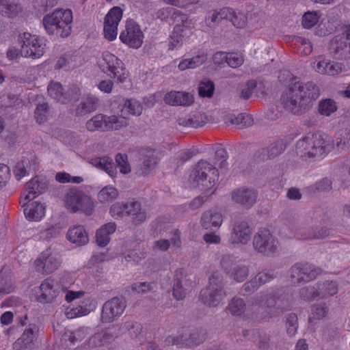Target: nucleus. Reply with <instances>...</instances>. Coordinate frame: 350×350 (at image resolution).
Segmentation results:
<instances>
[{"label":"nucleus","mask_w":350,"mask_h":350,"mask_svg":"<svg viewBox=\"0 0 350 350\" xmlns=\"http://www.w3.org/2000/svg\"><path fill=\"white\" fill-rule=\"evenodd\" d=\"M49 112V105L46 103L40 104L35 110V118L36 122L41 124L46 120Z\"/></svg>","instance_id":"nucleus-57"},{"label":"nucleus","mask_w":350,"mask_h":350,"mask_svg":"<svg viewBox=\"0 0 350 350\" xmlns=\"http://www.w3.org/2000/svg\"><path fill=\"white\" fill-rule=\"evenodd\" d=\"M230 197L234 203L250 208L256 203L258 192L254 188L244 186L234 189Z\"/></svg>","instance_id":"nucleus-19"},{"label":"nucleus","mask_w":350,"mask_h":350,"mask_svg":"<svg viewBox=\"0 0 350 350\" xmlns=\"http://www.w3.org/2000/svg\"><path fill=\"white\" fill-rule=\"evenodd\" d=\"M60 265V259L55 254H53L50 249L42 252L34 261L36 271L42 274H49L54 272Z\"/></svg>","instance_id":"nucleus-17"},{"label":"nucleus","mask_w":350,"mask_h":350,"mask_svg":"<svg viewBox=\"0 0 350 350\" xmlns=\"http://www.w3.org/2000/svg\"><path fill=\"white\" fill-rule=\"evenodd\" d=\"M21 10V6L16 3H8L5 0H0V13L8 17L15 16Z\"/></svg>","instance_id":"nucleus-46"},{"label":"nucleus","mask_w":350,"mask_h":350,"mask_svg":"<svg viewBox=\"0 0 350 350\" xmlns=\"http://www.w3.org/2000/svg\"><path fill=\"white\" fill-rule=\"evenodd\" d=\"M206 60V57L204 55H197L192 58L185 59L182 60L178 64V68L180 70L186 69L195 68L202 65Z\"/></svg>","instance_id":"nucleus-40"},{"label":"nucleus","mask_w":350,"mask_h":350,"mask_svg":"<svg viewBox=\"0 0 350 350\" xmlns=\"http://www.w3.org/2000/svg\"><path fill=\"white\" fill-rule=\"evenodd\" d=\"M276 277L273 271H260L253 278L258 287L269 282Z\"/></svg>","instance_id":"nucleus-59"},{"label":"nucleus","mask_w":350,"mask_h":350,"mask_svg":"<svg viewBox=\"0 0 350 350\" xmlns=\"http://www.w3.org/2000/svg\"><path fill=\"white\" fill-rule=\"evenodd\" d=\"M180 24H176L170 36L169 49L173 50L180 46L185 39L189 38L191 34V21L185 14L179 16Z\"/></svg>","instance_id":"nucleus-15"},{"label":"nucleus","mask_w":350,"mask_h":350,"mask_svg":"<svg viewBox=\"0 0 350 350\" xmlns=\"http://www.w3.org/2000/svg\"><path fill=\"white\" fill-rule=\"evenodd\" d=\"M64 201L66 208L71 213L82 211L88 215L92 213L94 204L91 198L76 188L70 189L66 192Z\"/></svg>","instance_id":"nucleus-8"},{"label":"nucleus","mask_w":350,"mask_h":350,"mask_svg":"<svg viewBox=\"0 0 350 350\" xmlns=\"http://www.w3.org/2000/svg\"><path fill=\"white\" fill-rule=\"evenodd\" d=\"M319 95V88L314 83L296 81L289 84L280 100L286 110L295 115H301L312 107Z\"/></svg>","instance_id":"nucleus-1"},{"label":"nucleus","mask_w":350,"mask_h":350,"mask_svg":"<svg viewBox=\"0 0 350 350\" xmlns=\"http://www.w3.org/2000/svg\"><path fill=\"white\" fill-rule=\"evenodd\" d=\"M332 182L328 178H324L312 185L314 191L325 192L332 189Z\"/></svg>","instance_id":"nucleus-61"},{"label":"nucleus","mask_w":350,"mask_h":350,"mask_svg":"<svg viewBox=\"0 0 350 350\" xmlns=\"http://www.w3.org/2000/svg\"><path fill=\"white\" fill-rule=\"evenodd\" d=\"M318 293L320 298H326L337 293L338 286L333 281H325L317 284Z\"/></svg>","instance_id":"nucleus-37"},{"label":"nucleus","mask_w":350,"mask_h":350,"mask_svg":"<svg viewBox=\"0 0 350 350\" xmlns=\"http://www.w3.org/2000/svg\"><path fill=\"white\" fill-rule=\"evenodd\" d=\"M126 216L131 217L135 224L142 223L146 218V212L142 209L141 204L135 200L126 202Z\"/></svg>","instance_id":"nucleus-27"},{"label":"nucleus","mask_w":350,"mask_h":350,"mask_svg":"<svg viewBox=\"0 0 350 350\" xmlns=\"http://www.w3.org/2000/svg\"><path fill=\"white\" fill-rule=\"evenodd\" d=\"M47 91L49 95L57 101L64 103L68 100L64 96L62 85L58 82L51 83L48 86Z\"/></svg>","instance_id":"nucleus-42"},{"label":"nucleus","mask_w":350,"mask_h":350,"mask_svg":"<svg viewBox=\"0 0 350 350\" xmlns=\"http://www.w3.org/2000/svg\"><path fill=\"white\" fill-rule=\"evenodd\" d=\"M189 342L187 345L190 347L198 345L206 340V332L204 329H196L189 334Z\"/></svg>","instance_id":"nucleus-52"},{"label":"nucleus","mask_w":350,"mask_h":350,"mask_svg":"<svg viewBox=\"0 0 350 350\" xmlns=\"http://www.w3.org/2000/svg\"><path fill=\"white\" fill-rule=\"evenodd\" d=\"M92 163L98 168L106 172L111 176L116 174V167L113 159L108 157H97L92 159Z\"/></svg>","instance_id":"nucleus-35"},{"label":"nucleus","mask_w":350,"mask_h":350,"mask_svg":"<svg viewBox=\"0 0 350 350\" xmlns=\"http://www.w3.org/2000/svg\"><path fill=\"white\" fill-rule=\"evenodd\" d=\"M222 221L221 214L212 211L204 212L201 218V224L203 228L211 230L218 228L221 225Z\"/></svg>","instance_id":"nucleus-29"},{"label":"nucleus","mask_w":350,"mask_h":350,"mask_svg":"<svg viewBox=\"0 0 350 350\" xmlns=\"http://www.w3.org/2000/svg\"><path fill=\"white\" fill-rule=\"evenodd\" d=\"M214 90L215 85L212 81H202L198 87L199 95L202 97H211Z\"/></svg>","instance_id":"nucleus-54"},{"label":"nucleus","mask_w":350,"mask_h":350,"mask_svg":"<svg viewBox=\"0 0 350 350\" xmlns=\"http://www.w3.org/2000/svg\"><path fill=\"white\" fill-rule=\"evenodd\" d=\"M24 214L29 220L38 221L44 215V207L40 203L34 202L24 208Z\"/></svg>","instance_id":"nucleus-33"},{"label":"nucleus","mask_w":350,"mask_h":350,"mask_svg":"<svg viewBox=\"0 0 350 350\" xmlns=\"http://www.w3.org/2000/svg\"><path fill=\"white\" fill-rule=\"evenodd\" d=\"M330 50L338 59L350 57V25L340 35L334 37L330 43Z\"/></svg>","instance_id":"nucleus-16"},{"label":"nucleus","mask_w":350,"mask_h":350,"mask_svg":"<svg viewBox=\"0 0 350 350\" xmlns=\"http://www.w3.org/2000/svg\"><path fill=\"white\" fill-rule=\"evenodd\" d=\"M295 45L297 47V53L304 55H308L312 51L311 42L302 37H295L293 39Z\"/></svg>","instance_id":"nucleus-47"},{"label":"nucleus","mask_w":350,"mask_h":350,"mask_svg":"<svg viewBox=\"0 0 350 350\" xmlns=\"http://www.w3.org/2000/svg\"><path fill=\"white\" fill-rule=\"evenodd\" d=\"M222 275L216 272L209 278L208 286L200 291V297L202 301L208 306H217L225 297Z\"/></svg>","instance_id":"nucleus-7"},{"label":"nucleus","mask_w":350,"mask_h":350,"mask_svg":"<svg viewBox=\"0 0 350 350\" xmlns=\"http://www.w3.org/2000/svg\"><path fill=\"white\" fill-rule=\"evenodd\" d=\"M116 228L114 222H109L100 228L96 233V241L100 247L106 246L110 241V234H113Z\"/></svg>","instance_id":"nucleus-31"},{"label":"nucleus","mask_w":350,"mask_h":350,"mask_svg":"<svg viewBox=\"0 0 350 350\" xmlns=\"http://www.w3.org/2000/svg\"><path fill=\"white\" fill-rule=\"evenodd\" d=\"M72 14L70 10L57 9L46 14L42 19L46 31L50 35L62 38L68 37L71 33Z\"/></svg>","instance_id":"nucleus-4"},{"label":"nucleus","mask_w":350,"mask_h":350,"mask_svg":"<svg viewBox=\"0 0 350 350\" xmlns=\"http://www.w3.org/2000/svg\"><path fill=\"white\" fill-rule=\"evenodd\" d=\"M300 297L306 301H311L319 297L317 288L314 286H305L299 290Z\"/></svg>","instance_id":"nucleus-55"},{"label":"nucleus","mask_w":350,"mask_h":350,"mask_svg":"<svg viewBox=\"0 0 350 350\" xmlns=\"http://www.w3.org/2000/svg\"><path fill=\"white\" fill-rule=\"evenodd\" d=\"M98 99L94 96H88L83 98L74 110L75 116H85L96 110Z\"/></svg>","instance_id":"nucleus-28"},{"label":"nucleus","mask_w":350,"mask_h":350,"mask_svg":"<svg viewBox=\"0 0 350 350\" xmlns=\"http://www.w3.org/2000/svg\"><path fill=\"white\" fill-rule=\"evenodd\" d=\"M253 306L263 303L262 311L259 317L261 319H270L284 312L291 306L288 296L286 294L279 295L274 291L260 292L250 300Z\"/></svg>","instance_id":"nucleus-3"},{"label":"nucleus","mask_w":350,"mask_h":350,"mask_svg":"<svg viewBox=\"0 0 350 350\" xmlns=\"http://www.w3.org/2000/svg\"><path fill=\"white\" fill-rule=\"evenodd\" d=\"M122 17V10L119 7H113L107 14L104 21L105 37L111 41L113 40L118 33V25Z\"/></svg>","instance_id":"nucleus-20"},{"label":"nucleus","mask_w":350,"mask_h":350,"mask_svg":"<svg viewBox=\"0 0 350 350\" xmlns=\"http://www.w3.org/2000/svg\"><path fill=\"white\" fill-rule=\"evenodd\" d=\"M189 342V334H181L176 336H169L165 339L167 345H176L178 347H190L187 345Z\"/></svg>","instance_id":"nucleus-45"},{"label":"nucleus","mask_w":350,"mask_h":350,"mask_svg":"<svg viewBox=\"0 0 350 350\" xmlns=\"http://www.w3.org/2000/svg\"><path fill=\"white\" fill-rule=\"evenodd\" d=\"M59 286L54 280L48 278L40 286L37 299L40 303H51L59 295Z\"/></svg>","instance_id":"nucleus-23"},{"label":"nucleus","mask_w":350,"mask_h":350,"mask_svg":"<svg viewBox=\"0 0 350 350\" xmlns=\"http://www.w3.org/2000/svg\"><path fill=\"white\" fill-rule=\"evenodd\" d=\"M68 239L77 245H82L88 242V233L83 226H76L70 228L67 232Z\"/></svg>","instance_id":"nucleus-32"},{"label":"nucleus","mask_w":350,"mask_h":350,"mask_svg":"<svg viewBox=\"0 0 350 350\" xmlns=\"http://www.w3.org/2000/svg\"><path fill=\"white\" fill-rule=\"evenodd\" d=\"M98 64L103 72L111 78L117 79L120 82L124 81L127 78L124 63L116 55L108 51L103 53Z\"/></svg>","instance_id":"nucleus-9"},{"label":"nucleus","mask_w":350,"mask_h":350,"mask_svg":"<svg viewBox=\"0 0 350 350\" xmlns=\"http://www.w3.org/2000/svg\"><path fill=\"white\" fill-rule=\"evenodd\" d=\"M328 234L329 232L327 228L319 226L312 228L308 232H305L300 230L297 233V235L302 239H323L328 236Z\"/></svg>","instance_id":"nucleus-38"},{"label":"nucleus","mask_w":350,"mask_h":350,"mask_svg":"<svg viewBox=\"0 0 350 350\" xmlns=\"http://www.w3.org/2000/svg\"><path fill=\"white\" fill-rule=\"evenodd\" d=\"M188 280L183 269H178L175 271L172 295L176 300H183L187 293Z\"/></svg>","instance_id":"nucleus-24"},{"label":"nucleus","mask_w":350,"mask_h":350,"mask_svg":"<svg viewBox=\"0 0 350 350\" xmlns=\"http://www.w3.org/2000/svg\"><path fill=\"white\" fill-rule=\"evenodd\" d=\"M87 334L88 329L80 327L74 332H66L62 336V341L68 346L82 340Z\"/></svg>","instance_id":"nucleus-34"},{"label":"nucleus","mask_w":350,"mask_h":350,"mask_svg":"<svg viewBox=\"0 0 350 350\" xmlns=\"http://www.w3.org/2000/svg\"><path fill=\"white\" fill-rule=\"evenodd\" d=\"M228 154L226 150L221 147L218 148L215 153V159L221 169H226L228 167L226 161Z\"/></svg>","instance_id":"nucleus-63"},{"label":"nucleus","mask_w":350,"mask_h":350,"mask_svg":"<svg viewBox=\"0 0 350 350\" xmlns=\"http://www.w3.org/2000/svg\"><path fill=\"white\" fill-rule=\"evenodd\" d=\"M322 273V269L308 262H297L290 269V276L294 283L308 282Z\"/></svg>","instance_id":"nucleus-13"},{"label":"nucleus","mask_w":350,"mask_h":350,"mask_svg":"<svg viewBox=\"0 0 350 350\" xmlns=\"http://www.w3.org/2000/svg\"><path fill=\"white\" fill-rule=\"evenodd\" d=\"M118 190L111 186H107L103 188L98 194V199L101 203L111 202L118 196Z\"/></svg>","instance_id":"nucleus-43"},{"label":"nucleus","mask_w":350,"mask_h":350,"mask_svg":"<svg viewBox=\"0 0 350 350\" xmlns=\"http://www.w3.org/2000/svg\"><path fill=\"white\" fill-rule=\"evenodd\" d=\"M124 109L130 114L139 116L142 113L143 107L138 100L135 99H129L126 100Z\"/></svg>","instance_id":"nucleus-51"},{"label":"nucleus","mask_w":350,"mask_h":350,"mask_svg":"<svg viewBox=\"0 0 350 350\" xmlns=\"http://www.w3.org/2000/svg\"><path fill=\"white\" fill-rule=\"evenodd\" d=\"M116 165L114 167H119L120 172L127 174L131 171L129 164L127 162V155L125 154L118 153L116 156Z\"/></svg>","instance_id":"nucleus-56"},{"label":"nucleus","mask_w":350,"mask_h":350,"mask_svg":"<svg viewBox=\"0 0 350 350\" xmlns=\"http://www.w3.org/2000/svg\"><path fill=\"white\" fill-rule=\"evenodd\" d=\"M48 184L45 180L38 176L33 178L25 185L26 198H36L39 195L45 192Z\"/></svg>","instance_id":"nucleus-26"},{"label":"nucleus","mask_w":350,"mask_h":350,"mask_svg":"<svg viewBox=\"0 0 350 350\" xmlns=\"http://www.w3.org/2000/svg\"><path fill=\"white\" fill-rule=\"evenodd\" d=\"M252 235V228L245 221H237L234 223L230 238L232 244H247Z\"/></svg>","instance_id":"nucleus-21"},{"label":"nucleus","mask_w":350,"mask_h":350,"mask_svg":"<svg viewBox=\"0 0 350 350\" xmlns=\"http://www.w3.org/2000/svg\"><path fill=\"white\" fill-rule=\"evenodd\" d=\"M29 165V160L26 158L23 159L16 163L14 169V174L18 180L28 174Z\"/></svg>","instance_id":"nucleus-49"},{"label":"nucleus","mask_w":350,"mask_h":350,"mask_svg":"<svg viewBox=\"0 0 350 350\" xmlns=\"http://www.w3.org/2000/svg\"><path fill=\"white\" fill-rule=\"evenodd\" d=\"M18 42L21 45V55L26 57L39 58L43 55L45 44L43 40L28 32L20 34Z\"/></svg>","instance_id":"nucleus-11"},{"label":"nucleus","mask_w":350,"mask_h":350,"mask_svg":"<svg viewBox=\"0 0 350 350\" xmlns=\"http://www.w3.org/2000/svg\"><path fill=\"white\" fill-rule=\"evenodd\" d=\"M120 329L122 332H127L132 338H137L142 330V325L136 321H128L120 325Z\"/></svg>","instance_id":"nucleus-39"},{"label":"nucleus","mask_w":350,"mask_h":350,"mask_svg":"<svg viewBox=\"0 0 350 350\" xmlns=\"http://www.w3.org/2000/svg\"><path fill=\"white\" fill-rule=\"evenodd\" d=\"M257 85L255 80H249L242 88L240 92V98L247 100L252 96L254 90Z\"/></svg>","instance_id":"nucleus-62"},{"label":"nucleus","mask_w":350,"mask_h":350,"mask_svg":"<svg viewBox=\"0 0 350 350\" xmlns=\"http://www.w3.org/2000/svg\"><path fill=\"white\" fill-rule=\"evenodd\" d=\"M126 302L124 297H114L104 303L101 310L100 321L109 323L116 321L124 312Z\"/></svg>","instance_id":"nucleus-12"},{"label":"nucleus","mask_w":350,"mask_h":350,"mask_svg":"<svg viewBox=\"0 0 350 350\" xmlns=\"http://www.w3.org/2000/svg\"><path fill=\"white\" fill-rule=\"evenodd\" d=\"M90 312V310L86 306L79 305L70 309H67L66 315L68 319H74L79 317L87 315Z\"/></svg>","instance_id":"nucleus-53"},{"label":"nucleus","mask_w":350,"mask_h":350,"mask_svg":"<svg viewBox=\"0 0 350 350\" xmlns=\"http://www.w3.org/2000/svg\"><path fill=\"white\" fill-rule=\"evenodd\" d=\"M319 21V16L316 12H308L302 17V25L304 28L310 29L314 27Z\"/></svg>","instance_id":"nucleus-60"},{"label":"nucleus","mask_w":350,"mask_h":350,"mask_svg":"<svg viewBox=\"0 0 350 350\" xmlns=\"http://www.w3.org/2000/svg\"><path fill=\"white\" fill-rule=\"evenodd\" d=\"M164 101L172 106H189L192 105L194 99L193 95L189 92L172 91L165 95Z\"/></svg>","instance_id":"nucleus-25"},{"label":"nucleus","mask_w":350,"mask_h":350,"mask_svg":"<svg viewBox=\"0 0 350 350\" xmlns=\"http://www.w3.org/2000/svg\"><path fill=\"white\" fill-rule=\"evenodd\" d=\"M120 39L129 46L138 49L143 43L144 33L139 25L131 19L126 21L124 29L120 33Z\"/></svg>","instance_id":"nucleus-14"},{"label":"nucleus","mask_w":350,"mask_h":350,"mask_svg":"<svg viewBox=\"0 0 350 350\" xmlns=\"http://www.w3.org/2000/svg\"><path fill=\"white\" fill-rule=\"evenodd\" d=\"M286 145L282 140H278L272 143L269 147L262 150L264 155H267V159H271L280 154L285 149Z\"/></svg>","instance_id":"nucleus-41"},{"label":"nucleus","mask_w":350,"mask_h":350,"mask_svg":"<svg viewBox=\"0 0 350 350\" xmlns=\"http://www.w3.org/2000/svg\"><path fill=\"white\" fill-rule=\"evenodd\" d=\"M336 103L332 99L321 100L319 104V111L321 115L329 116L336 110Z\"/></svg>","instance_id":"nucleus-50"},{"label":"nucleus","mask_w":350,"mask_h":350,"mask_svg":"<svg viewBox=\"0 0 350 350\" xmlns=\"http://www.w3.org/2000/svg\"><path fill=\"white\" fill-rule=\"evenodd\" d=\"M285 326L288 336H294L298 329V319L295 313H291L285 317Z\"/></svg>","instance_id":"nucleus-48"},{"label":"nucleus","mask_w":350,"mask_h":350,"mask_svg":"<svg viewBox=\"0 0 350 350\" xmlns=\"http://www.w3.org/2000/svg\"><path fill=\"white\" fill-rule=\"evenodd\" d=\"M253 247L257 252L269 256L277 252L279 242L267 228H260L253 238Z\"/></svg>","instance_id":"nucleus-10"},{"label":"nucleus","mask_w":350,"mask_h":350,"mask_svg":"<svg viewBox=\"0 0 350 350\" xmlns=\"http://www.w3.org/2000/svg\"><path fill=\"white\" fill-rule=\"evenodd\" d=\"M221 266L230 278L238 282L245 281L249 275V267L241 263L233 262L230 256H224Z\"/></svg>","instance_id":"nucleus-18"},{"label":"nucleus","mask_w":350,"mask_h":350,"mask_svg":"<svg viewBox=\"0 0 350 350\" xmlns=\"http://www.w3.org/2000/svg\"><path fill=\"white\" fill-rule=\"evenodd\" d=\"M336 146L341 150H345L350 146V133L347 131H343L340 134V137L336 139Z\"/></svg>","instance_id":"nucleus-64"},{"label":"nucleus","mask_w":350,"mask_h":350,"mask_svg":"<svg viewBox=\"0 0 350 350\" xmlns=\"http://www.w3.org/2000/svg\"><path fill=\"white\" fill-rule=\"evenodd\" d=\"M128 124V120L124 117L99 113L88 120L85 126L88 131L91 132L96 131L107 132L121 129Z\"/></svg>","instance_id":"nucleus-6"},{"label":"nucleus","mask_w":350,"mask_h":350,"mask_svg":"<svg viewBox=\"0 0 350 350\" xmlns=\"http://www.w3.org/2000/svg\"><path fill=\"white\" fill-rule=\"evenodd\" d=\"M38 332V327L35 324H30L24 330L21 336L13 344L14 350H31L34 340Z\"/></svg>","instance_id":"nucleus-22"},{"label":"nucleus","mask_w":350,"mask_h":350,"mask_svg":"<svg viewBox=\"0 0 350 350\" xmlns=\"http://www.w3.org/2000/svg\"><path fill=\"white\" fill-rule=\"evenodd\" d=\"M218 170L211 163L201 160L190 174V178L195 187L200 190L207 191L211 189L218 179Z\"/></svg>","instance_id":"nucleus-5"},{"label":"nucleus","mask_w":350,"mask_h":350,"mask_svg":"<svg viewBox=\"0 0 350 350\" xmlns=\"http://www.w3.org/2000/svg\"><path fill=\"white\" fill-rule=\"evenodd\" d=\"M245 307L246 305L244 300L241 298L235 297L231 299L228 304L227 309L231 314L240 316L245 312Z\"/></svg>","instance_id":"nucleus-44"},{"label":"nucleus","mask_w":350,"mask_h":350,"mask_svg":"<svg viewBox=\"0 0 350 350\" xmlns=\"http://www.w3.org/2000/svg\"><path fill=\"white\" fill-rule=\"evenodd\" d=\"M333 148L328 135L319 132L308 133L296 143V153L301 157L321 159Z\"/></svg>","instance_id":"nucleus-2"},{"label":"nucleus","mask_w":350,"mask_h":350,"mask_svg":"<svg viewBox=\"0 0 350 350\" xmlns=\"http://www.w3.org/2000/svg\"><path fill=\"white\" fill-rule=\"evenodd\" d=\"M126 202H116L110 208L111 215L116 218H122L126 216Z\"/></svg>","instance_id":"nucleus-58"},{"label":"nucleus","mask_w":350,"mask_h":350,"mask_svg":"<svg viewBox=\"0 0 350 350\" xmlns=\"http://www.w3.org/2000/svg\"><path fill=\"white\" fill-rule=\"evenodd\" d=\"M156 163V157L153 154L146 157L144 161L137 165L136 174L139 176H146L154 168Z\"/></svg>","instance_id":"nucleus-36"},{"label":"nucleus","mask_w":350,"mask_h":350,"mask_svg":"<svg viewBox=\"0 0 350 350\" xmlns=\"http://www.w3.org/2000/svg\"><path fill=\"white\" fill-rule=\"evenodd\" d=\"M342 70L341 64L325 59L319 61L316 66V71L319 73L330 76L338 75Z\"/></svg>","instance_id":"nucleus-30"}]
</instances>
